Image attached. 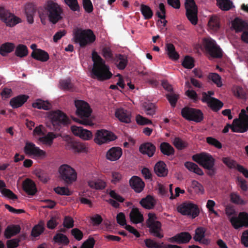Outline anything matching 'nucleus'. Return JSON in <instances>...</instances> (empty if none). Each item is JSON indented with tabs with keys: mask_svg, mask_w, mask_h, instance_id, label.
Here are the masks:
<instances>
[{
	"mask_svg": "<svg viewBox=\"0 0 248 248\" xmlns=\"http://www.w3.org/2000/svg\"><path fill=\"white\" fill-rule=\"evenodd\" d=\"M208 28L212 31H216L219 28V20L217 16H212L210 17L208 21Z\"/></svg>",
	"mask_w": 248,
	"mask_h": 248,
	"instance_id": "obj_45",
	"label": "nucleus"
},
{
	"mask_svg": "<svg viewBox=\"0 0 248 248\" xmlns=\"http://www.w3.org/2000/svg\"><path fill=\"white\" fill-rule=\"evenodd\" d=\"M159 10L157 12V15L159 18H160V20L158 21V24L160 23L162 24L163 26H165L167 21L165 20V9L164 5L160 3L158 5Z\"/></svg>",
	"mask_w": 248,
	"mask_h": 248,
	"instance_id": "obj_44",
	"label": "nucleus"
},
{
	"mask_svg": "<svg viewBox=\"0 0 248 248\" xmlns=\"http://www.w3.org/2000/svg\"><path fill=\"white\" fill-rule=\"evenodd\" d=\"M140 11L145 19H150L153 16L152 10L146 5L141 4L140 6Z\"/></svg>",
	"mask_w": 248,
	"mask_h": 248,
	"instance_id": "obj_50",
	"label": "nucleus"
},
{
	"mask_svg": "<svg viewBox=\"0 0 248 248\" xmlns=\"http://www.w3.org/2000/svg\"><path fill=\"white\" fill-rule=\"evenodd\" d=\"M160 148L161 153L168 156L173 155L174 153L173 148L168 142H164L161 143L160 145Z\"/></svg>",
	"mask_w": 248,
	"mask_h": 248,
	"instance_id": "obj_40",
	"label": "nucleus"
},
{
	"mask_svg": "<svg viewBox=\"0 0 248 248\" xmlns=\"http://www.w3.org/2000/svg\"><path fill=\"white\" fill-rule=\"evenodd\" d=\"M45 134L46 128L41 124L35 127L32 132L33 137L38 141L39 140V138L43 137Z\"/></svg>",
	"mask_w": 248,
	"mask_h": 248,
	"instance_id": "obj_48",
	"label": "nucleus"
},
{
	"mask_svg": "<svg viewBox=\"0 0 248 248\" xmlns=\"http://www.w3.org/2000/svg\"><path fill=\"white\" fill-rule=\"evenodd\" d=\"M24 153L28 156L36 160H44L47 157L46 152L34 143L31 141H26L24 147Z\"/></svg>",
	"mask_w": 248,
	"mask_h": 248,
	"instance_id": "obj_8",
	"label": "nucleus"
},
{
	"mask_svg": "<svg viewBox=\"0 0 248 248\" xmlns=\"http://www.w3.org/2000/svg\"><path fill=\"white\" fill-rule=\"evenodd\" d=\"M88 186L92 189L100 190L106 186V182L99 178L93 177L87 181Z\"/></svg>",
	"mask_w": 248,
	"mask_h": 248,
	"instance_id": "obj_25",
	"label": "nucleus"
},
{
	"mask_svg": "<svg viewBox=\"0 0 248 248\" xmlns=\"http://www.w3.org/2000/svg\"><path fill=\"white\" fill-rule=\"evenodd\" d=\"M0 18L8 27H14L21 22L20 18L10 13L2 6H0Z\"/></svg>",
	"mask_w": 248,
	"mask_h": 248,
	"instance_id": "obj_14",
	"label": "nucleus"
},
{
	"mask_svg": "<svg viewBox=\"0 0 248 248\" xmlns=\"http://www.w3.org/2000/svg\"><path fill=\"white\" fill-rule=\"evenodd\" d=\"M147 225L149 228L150 232L154 236L159 238H162L163 237L161 223L156 220V217L155 214L149 213L148 214Z\"/></svg>",
	"mask_w": 248,
	"mask_h": 248,
	"instance_id": "obj_12",
	"label": "nucleus"
},
{
	"mask_svg": "<svg viewBox=\"0 0 248 248\" xmlns=\"http://www.w3.org/2000/svg\"><path fill=\"white\" fill-rule=\"evenodd\" d=\"M140 203L144 208L151 209L155 205V200L152 197L148 196L145 198L142 199Z\"/></svg>",
	"mask_w": 248,
	"mask_h": 248,
	"instance_id": "obj_51",
	"label": "nucleus"
},
{
	"mask_svg": "<svg viewBox=\"0 0 248 248\" xmlns=\"http://www.w3.org/2000/svg\"><path fill=\"white\" fill-rule=\"evenodd\" d=\"M188 191L190 192H193L198 195H202L204 193V189L202 185L195 180H193L191 182Z\"/></svg>",
	"mask_w": 248,
	"mask_h": 248,
	"instance_id": "obj_35",
	"label": "nucleus"
},
{
	"mask_svg": "<svg viewBox=\"0 0 248 248\" xmlns=\"http://www.w3.org/2000/svg\"><path fill=\"white\" fill-rule=\"evenodd\" d=\"M146 246L148 248H164L163 243H157L151 239H146L144 240Z\"/></svg>",
	"mask_w": 248,
	"mask_h": 248,
	"instance_id": "obj_53",
	"label": "nucleus"
},
{
	"mask_svg": "<svg viewBox=\"0 0 248 248\" xmlns=\"http://www.w3.org/2000/svg\"><path fill=\"white\" fill-rule=\"evenodd\" d=\"M139 150L141 154L146 155L150 157L154 155L155 152V147L154 144L147 142L141 144Z\"/></svg>",
	"mask_w": 248,
	"mask_h": 248,
	"instance_id": "obj_30",
	"label": "nucleus"
},
{
	"mask_svg": "<svg viewBox=\"0 0 248 248\" xmlns=\"http://www.w3.org/2000/svg\"><path fill=\"white\" fill-rule=\"evenodd\" d=\"M112 179L111 182L114 184L120 183L123 179L122 173L119 171H113L111 173Z\"/></svg>",
	"mask_w": 248,
	"mask_h": 248,
	"instance_id": "obj_61",
	"label": "nucleus"
},
{
	"mask_svg": "<svg viewBox=\"0 0 248 248\" xmlns=\"http://www.w3.org/2000/svg\"><path fill=\"white\" fill-rule=\"evenodd\" d=\"M230 222L236 230L243 227L248 228V213L245 212L239 213L237 217L230 218Z\"/></svg>",
	"mask_w": 248,
	"mask_h": 248,
	"instance_id": "obj_18",
	"label": "nucleus"
},
{
	"mask_svg": "<svg viewBox=\"0 0 248 248\" xmlns=\"http://www.w3.org/2000/svg\"><path fill=\"white\" fill-rule=\"evenodd\" d=\"M2 196L6 197L9 199L15 200L17 199L16 196L10 190L4 188L0 192Z\"/></svg>",
	"mask_w": 248,
	"mask_h": 248,
	"instance_id": "obj_62",
	"label": "nucleus"
},
{
	"mask_svg": "<svg viewBox=\"0 0 248 248\" xmlns=\"http://www.w3.org/2000/svg\"><path fill=\"white\" fill-rule=\"evenodd\" d=\"M31 56L35 60L42 62H46L49 59L48 53L41 49L32 51Z\"/></svg>",
	"mask_w": 248,
	"mask_h": 248,
	"instance_id": "obj_32",
	"label": "nucleus"
},
{
	"mask_svg": "<svg viewBox=\"0 0 248 248\" xmlns=\"http://www.w3.org/2000/svg\"><path fill=\"white\" fill-rule=\"evenodd\" d=\"M55 192L61 195H70L72 192L69 188L65 186H58L54 189Z\"/></svg>",
	"mask_w": 248,
	"mask_h": 248,
	"instance_id": "obj_60",
	"label": "nucleus"
},
{
	"mask_svg": "<svg viewBox=\"0 0 248 248\" xmlns=\"http://www.w3.org/2000/svg\"><path fill=\"white\" fill-rule=\"evenodd\" d=\"M181 114L185 119L195 122H200L203 118V114L199 109L185 108L182 109Z\"/></svg>",
	"mask_w": 248,
	"mask_h": 248,
	"instance_id": "obj_17",
	"label": "nucleus"
},
{
	"mask_svg": "<svg viewBox=\"0 0 248 248\" xmlns=\"http://www.w3.org/2000/svg\"><path fill=\"white\" fill-rule=\"evenodd\" d=\"M215 205L216 202L212 200H208L207 201L206 207L208 210L209 215H211V214H213L215 215V216L219 217V214L214 209Z\"/></svg>",
	"mask_w": 248,
	"mask_h": 248,
	"instance_id": "obj_54",
	"label": "nucleus"
},
{
	"mask_svg": "<svg viewBox=\"0 0 248 248\" xmlns=\"http://www.w3.org/2000/svg\"><path fill=\"white\" fill-rule=\"evenodd\" d=\"M191 239V235L188 232H181L170 238L172 243L184 244L188 243Z\"/></svg>",
	"mask_w": 248,
	"mask_h": 248,
	"instance_id": "obj_26",
	"label": "nucleus"
},
{
	"mask_svg": "<svg viewBox=\"0 0 248 248\" xmlns=\"http://www.w3.org/2000/svg\"><path fill=\"white\" fill-rule=\"evenodd\" d=\"M117 221L118 224L123 226L130 232L133 233L137 237L140 236L139 232L133 227L126 224V219L124 214L123 213H119L117 216Z\"/></svg>",
	"mask_w": 248,
	"mask_h": 248,
	"instance_id": "obj_23",
	"label": "nucleus"
},
{
	"mask_svg": "<svg viewBox=\"0 0 248 248\" xmlns=\"http://www.w3.org/2000/svg\"><path fill=\"white\" fill-rule=\"evenodd\" d=\"M202 45L206 52L211 57L219 58L222 56V50L212 38L210 37L202 38Z\"/></svg>",
	"mask_w": 248,
	"mask_h": 248,
	"instance_id": "obj_6",
	"label": "nucleus"
},
{
	"mask_svg": "<svg viewBox=\"0 0 248 248\" xmlns=\"http://www.w3.org/2000/svg\"><path fill=\"white\" fill-rule=\"evenodd\" d=\"M59 178L67 185H71L77 179L76 170L69 165L63 164L58 170Z\"/></svg>",
	"mask_w": 248,
	"mask_h": 248,
	"instance_id": "obj_7",
	"label": "nucleus"
},
{
	"mask_svg": "<svg viewBox=\"0 0 248 248\" xmlns=\"http://www.w3.org/2000/svg\"><path fill=\"white\" fill-rule=\"evenodd\" d=\"M185 5L186 9V15L188 19L192 24H197L198 10L194 0H185Z\"/></svg>",
	"mask_w": 248,
	"mask_h": 248,
	"instance_id": "obj_16",
	"label": "nucleus"
},
{
	"mask_svg": "<svg viewBox=\"0 0 248 248\" xmlns=\"http://www.w3.org/2000/svg\"><path fill=\"white\" fill-rule=\"evenodd\" d=\"M129 184L135 192L140 193L144 187V183L140 178L137 176H132L129 180Z\"/></svg>",
	"mask_w": 248,
	"mask_h": 248,
	"instance_id": "obj_24",
	"label": "nucleus"
},
{
	"mask_svg": "<svg viewBox=\"0 0 248 248\" xmlns=\"http://www.w3.org/2000/svg\"><path fill=\"white\" fill-rule=\"evenodd\" d=\"M172 143L174 146L178 150H182L186 148L187 144L186 142L178 138H175L173 140Z\"/></svg>",
	"mask_w": 248,
	"mask_h": 248,
	"instance_id": "obj_58",
	"label": "nucleus"
},
{
	"mask_svg": "<svg viewBox=\"0 0 248 248\" xmlns=\"http://www.w3.org/2000/svg\"><path fill=\"white\" fill-rule=\"evenodd\" d=\"M247 25H248V24H247L239 18L235 19L232 23V27L236 32L243 31Z\"/></svg>",
	"mask_w": 248,
	"mask_h": 248,
	"instance_id": "obj_43",
	"label": "nucleus"
},
{
	"mask_svg": "<svg viewBox=\"0 0 248 248\" xmlns=\"http://www.w3.org/2000/svg\"><path fill=\"white\" fill-rule=\"evenodd\" d=\"M222 161L227 166L231 169H237V166L239 165V164H237L235 161L230 157L223 158L222 159Z\"/></svg>",
	"mask_w": 248,
	"mask_h": 248,
	"instance_id": "obj_63",
	"label": "nucleus"
},
{
	"mask_svg": "<svg viewBox=\"0 0 248 248\" xmlns=\"http://www.w3.org/2000/svg\"><path fill=\"white\" fill-rule=\"evenodd\" d=\"M182 65L186 68H192L194 66L193 58L188 56H186L182 62Z\"/></svg>",
	"mask_w": 248,
	"mask_h": 248,
	"instance_id": "obj_59",
	"label": "nucleus"
},
{
	"mask_svg": "<svg viewBox=\"0 0 248 248\" xmlns=\"http://www.w3.org/2000/svg\"><path fill=\"white\" fill-rule=\"evenodd\" d=\"M205 231V229L202 227L197 228L193 237L194 239L201 243L208 244L209 241L204 238Z\"/></svg>",
	"mask_w": 248,
	"mask_h": 248,
	"instance_id": "obj_31",
	"label": "nucleus"
},
{
	"mask_svg": "<svg viewBox=\"0 0 248 248\" xmlns=\"http://www.w3.org/2000/svg\"><path fill=\"white\" fill-rule=\"evenodd\" d=\"M136 121L138 124L140 125H146L152 124V122L150 120L143 117L140 114H138L136 117Z\"/></svg>",
	"mask_w": 248,
	"mask_h": 248,
	"instance_id": "obj_64",
	"label": "nucleus"
},
{
	"mask_svg": "<svg viewBox=\"0 0 248 248\" xmlns=\"http://www.w3.org/2000/svg\"><path fill=\"white\" fill-rule=\"evenodd\" d=\"M92 58L93 66L91 77L100 81L110 78L112 74L110 71L109 66L106 64L105 62L96 51H93Z\"/></svg>",
	"mask_w": 248,
	"mask_h": 248,
	"instance_id": "obj_1",
	"label": "nucleus"
},
{
	"mask_svg": "<svg viewBox=\"0 0 248 248\" xmlns=\"http://www.w3.org/2000/svg\"><path fill=\"white\" fill-rule=\"evenodd\" d=\"M70 129L75 136L83 140H90L93 138V133L90 130L84 129L81 126L73 125L71 126Z\"/></svg>",
	"mask_w": 248,
	"mask_h": 248,
	"instance_id": "obj_20",
	"label": "nucleus"
},
{
	"mask_svg": "<svg viewBox=\"0 0 248 248\" xmlns=\"http://www.w3.org/2000/svg\"><path fill=\"white\" fill-rule=\"evenodd\" d=\"M192 159L204 169L212 170L215 164V159L207 153H202L192 156Z\"/></svg>",
	"mask_w": 248,
	"mask_h": 248,
	"instance_id": "obj_11",
	"label": "nucleus"
},
{
	"mask_svg": "<svg viewBox=\"0 0 248 248\" xmlns=\"http://www.w3.org/2000/svg\"><path fill=\"white\" fill-rule=\"evenodd\" d=\"M142 107L147 115H153L155 114L156 108L155 104L145 102L142 104Z\"/></svg>",
	"mask_w": 248,
	"mask_h": 248,
	"instance_id": "obj_52",
	"label": "nucleus"
},
{
	"mask_svg": "<svg viewBox=\"0 0 248 248\" xmlns=\"http://www.w3.org/2000/svg\"><path fill=\"white\" fill-rule=\"evenodd\" d=\"M208 78L216 84L217 87L222 86L221 77L217 73H212L209 74Z\"/></svg>",
	"mask_w": 248,
	"mask_h": 248,
	"instance_id": "obj_55",
	"label": "nucleus"
},
{
	"mask_svg": "<svg viewBox=\"0 0 248 248\" xmlns=\"http://www.w3.org/2000/svg\"><path fill=\"white\" fill-rule=\"evenodd\" d=\"M54 240L55 243L60 245L67 244L69 242L67 237L61 233L56 234L54 237Z\"/></svg>",
	"mask_w": 248,
	"mask_h": 248,
	"instance_id": "obj_57",
	"label": "nucleus"
},
{
	"mask_svg": "<svg viewBox=\"0 0 248 248\" xmlns=\"http://www.w3.org/2000/svg\"><path fill=\"white\" fill-rule=\"evenodd\" d=\"M32 106L34 108L48 110L51 108V105L47 101H44L42 99H36L32 104Z\"/></svg>",
	"mask_w": 248,
	"mask_h": 248,
	"instance_id": "obj_36",
	"label": "nucleus"
},
{
	"mask_svg": "<svg viewBox=\"0 0 248 248\" xmlns=\"http://www.w3.org/2000/svg\"><path fill=\"white\" fill-rule=\"evenodd\" d=\"M65 147L74 154L87 153L88 151V144L73 140L70 137L67 136L65 140Z\"/></svg>",
	"mask_w": 248,
	"mask_h": 248,
	"instance_id": "obj_10",
	"label": "nucleus"
},
{
	"mask_svg": "<svg viewBox=\"0 0 248 248\" xmlns=\"http://www.w3.org/2000/svg\"><path fill=\"white\" fill-rule=\"evenodd\" d=\"M27 19L30 24H32L34 21L33 17L36 13L35 7L32 4L28 5L25 8Z\"/></svg>",
	"mask_w": 248,
	"mask_h": 248,
	"instance_id": "obj_38",
	"label": "nucleus"
},
{
	"mask_svg": "<svg viewBox=\"0 0 248 248\" xmlns=\"http://www.w3.org/2000/svg\"><path fill=\"white\" fill-rule=\"evenodd\" d=\"M57 137L55 134L53 132H48L46 135H44L39 138V142L47 146H51L52 144L53 140Z\"/></svg>",
	"mask_w": 248,
	"mask_h": 248,
	"instance_id": "obj_34",
	"label": "nucleus"
},
{
	"mask_svg": "<svg viewBox=\"0 0 248 248\" xmlns=\"http://www.w3.org/2000/svg\"><path fill=\"white\" fill-rule=\"evenodd\" d=\"M185 167L190 171L193 172L199 175H203L204 173L197 165L191 162H186L185 163Z\"/></svg>",
	"mask_w": 248,
	"mask_h": 248,
	"instance_id": "obj_39",
	"label": "nucleus"
},
{
	"mask_svg": "<svg viewBox=\"0 0 248 248\" xmlns=\"http://www.w3.org/2000/svg\"><path fill=\"white\" fill-rule=\"evenodd\" d=\"M178 211L183 215L191 216L192 218L199 214V210L196 205L192 203H184L177 208Z\"/></svg>",
	"mask_w": 248,
	"mask_h": 248,
	"instance_id": "obj_19",
	"label": "nucleus"
},
{
	"mask_svg": "<svg viewBox=\"0 0 248 248\" xmlns=\"http://www.w3.org/2000/svg\"><path fill=\"white\" fill-rule=\"evenodd\" d=\"M127 63V58L125 56L119 55L116 56L114 63L119 69H124Z\"/></svg>",
	"mask_w": 248,
	"mask_h": 248,
	"instance_id": "obj_41",
	"label": "nucleus"
},
{
	"mask_svg": "<svg viewBox=\"0 0 248 248\" xmlns=\"http://www.w3.org/2000/svg\"><path fill=\"white\" fill-rule=\"evenodd\" d=\"M45 118L46 126L55 130L69 123L67 117L60 110L46 112Z\"/></svg>",
	"mask_w": 248,
	"mask_h": 248,
	"instance_id": "obj_4",
	"label": "nucleus"
},
{
	"mask_svg": "<svg viewBox=\"0 0 248 248\" xmlns=\"http://www.w3.org/2000/svg\"><path fill=\"white\" fill-rule=\"evenodd\" d=\"M217 3L219 8L224 11H228L233 6L230 0H217Z\"/></svg>",
	"mask_w": 248,
	"mask_h": 248,
	"instance_id": "obj_49",
	"label": "nucleus"
},
{
	"mask_svg": "<svg viewBox=\"0 0 248 248\" xmlns=\"http://www.w3.org/2000/svg\"><path fill=\"white\" fill-rule=\"evenodd\" d=\"M29 96L25 94L19 95L12 98L10 104L13 108H17L22 106L28 100Z\"/></svg>",
	"mask_w": 248,
	"mask_h": 248,
	"instance_id": "obj_29",
	"label": "nucleus"
},
{
	"mask_svg": "<svg viewBox=\"0 0 248 248\" xmlns=\"http://www.w3.org/2000/svg\"><path fill=\"white\" fill-rule=\"evenodd\" d=\"M232 130L235 132H245L248 130V107L242 109L239 115V119L233 120L231 126Z\"/></svg>",
	"mask_w": 248,
	"mask_h": 248,
	"instance_id": "obj_9",
	"label": "nucleus"
},
{
	"mask_svg": "<svg viewBox=\"0 0 248 248\" xmlns=\"http://www.w3.org/2000/svg\"><path fill=\"white\" fill-rule=\"evenodd\" d=\"M154 170L155 174L159 177H164L168 174V170L165 163L160 161L157 162L155 166Z\"/></svg>",
	"mask_w": 248,
	"mask_h": 248,
	"instance_id": "obj_33",
	"label": "nucleus"
},
{
	"mask_svg": "<svg viewBox=\"0 0 248 248\" xmlns=\"http://www.w3.org/2000/svg\"><path fill=\"white\" fill-rule=\"evenodd\" d=\"M75 106L76 108V114L81 119L74 117L73 120L84 125H92V122L89 119L92 109L89 104L82 100H77L75 101Z\"/></svg>",
	"mask_w": 248,
	"mask_h": 248,
	"instance_id": "obj_3",
	"label": "nucleus"
},
{
	"mask_svg": "<svg viewBox=\"0 0 248 248\" xmlns=\"http://www.w3.org/2000/svg\"><path fill=\"white\" fill-rule=\"evenodd\" d=\"M24 190L30 195H34L37 192L36 185L30 179H25L22 184Z\"/></svg>",
	"mask_w": 248,
	"mask_h": 248,
	"instance_id": "obj_27",
	"label": "nucleus"
},
{
	"mask_svg": "<svg viewBox=\"0 0 248 248\" xmlns=\"http://www.w3.org/2000/svg\"><path fill=\"white\" fill-rule=\"evenodd\" d=\"M73 35L74 42L82 47L91 45L96 40L95 35L90 29H77Z\"/></svg>",
	"mask_w": 248,
	"mask_h": 248,
	"instance_id": "obj_5",
	"label": "nucleus"
},
{
	"mask_svg": "<svg viewBox=\"0 0 248 248\" xmlns=\"http://www.w3.org/2000/svg\"><path fill=\"white\" fill-rule=\"evenodd\" d=\"M15 47V46L13 43H4L0 47V54L3 56H5L8 53L12 52L14 49Z\"/></svg>",
	"mask_w": 248,
	"mask_h": 248,
	"instance_id": "obj_42",
	"label": "nucleus"
},
{
	"mask_svg": "<svg viewBox=\"0 0 248 248\" xmlns=\"http://www.w3.org/2000/svg\"><path fill=\"white\" fill-rule=\"evenodd\" d=\"M62 9L56 3L49 1L45 6L39 9L38 13L41 22L45 24L47 19L55 24L61 18Z\"/></svg>",
	"mask_w": 248,
	"mask_h": 248,
	"instance_id": "obj_2",
	"label": "nucleus"
},
{
	"mask_svg": "<svg viewBox=\"0 0 248 248\" xmlns=\"http://www.w3.org/2000/svg\"><path fill=\"white\" fill-rule=\"evenodd\" d=\"M122 155L123 151L121 148L113 147L106 152V158L110 161H116L121 157Z\"/></svg>",
	"mask_w": 248,
	"mask_h": 248,
	"instance_id": "obj_22",
	"label": "nucleus"
},
{
	"mask_svg": "<svg viewBox=\"0 0 248 248\" xmlns=\"http://www.w3.org/2000/svg\"><path fill=\"white\" fill-rule=\"evenodd\" d=\"M214 92L209 91L207 93H202V101L203 103L207 104L208 107L215 111H217L223 106V103L219 100L213 97Z\"/></svg>",
	"mask_w": 248,
	"mask_h": 248,
	"instance_id": "obj_15",
	"label": "nucleus"
},
{
	"mask_svg": "<svg viewBox=\"0 0 248 248\" xmlns=\"http://www.w3.org/2000/svg\"><path fill=\"white\" fill-rule=\"evenodd\" d=\"M116 138V136L111 131L100 129L96 131L93 140L96 144L101 145L113 141Z\"/></svg>",
	"mask_w": 248,
	"mask_h": 248,
	"instance_id": "obj_13",
	"label": "nucleus"
},
{
	"mask_svg": "<svg viewBox=\"0 0 248 248\" xmlns=\"http://www.w3.org/2000/svg\"><path fill=\"white\" fill-rule=\"evenodd\" d=\"M28 50L25 45L20 44L16 47L15 55L18 57L22 58L27 56Z\"/></svg>",
	"mask_w": 248,
	"mask_h": 248,
	"instance_id": "obj_47",
	"label": "nucleus"
},
{
	"mask_svg": "<svg viewBox=\"0 0 248 248\" xmlns=\"http://www.w3.org/2000/svg\"><path fill=\"white\" fill-rule=\"evenodd\" d=\"M114 114L116 118L121 122L124 123L131 122L132 116L131 112L123 108H116Z\"/></svg>",
	"mask_w": 248,
	"mask_h": 248,
	"instance_id": "obj_21",
	"label": "nucleus"
},
{
	"mask_svg": "<svg viewBox=\"0 0 248 248\" xmlns=\"http://www.w3.org/2000/svg\"><path fill=\"white\" fill-rule=\"evenodd\" d=\"M166 48L167 54L170 59L173 60H176L178 59L179 55L176 52L175 47L172 44H167Z\"/></svg>",
	"mask_w": 248,
	"mask_h": 248,
	"instance_id": "obj_46",
	"label": "nucleus"
},
{
	"mask_svg": "<svg viewBox=\"0 0 248 248\" xmlns=\"http://www.w3.org/2000/svg\"><path fill=\"white\" fill-rule=\"evenodd\" d=\"M230 198L231 202L235 204L243 205L246 203V202L243 200L236 193H231Z\"/></svg>",
	"mask_w": 248,
	"mask_h": 248,
	"instance_id": "obj_56",
	"label": "nucleus"
},
{
	"mask_svg": "<svg viewBox=\"0 0 248 248\" xmlns=\"http://www.w3.org/2000/svg\"><path fill=\"white\" fill-rule=\"evenodd\" d=\"M129 217L131 222L135 224H138L143 221V215L138 208L134 206L131 209L129 214Z\"/></svg>",
	"mask_w": 248,
	"mask_h": 248,
	"instance_id": "obj_28",
	"label": "nucleus"
},
{
	"mask_svg": "<svg viewBox=\"0 0 248 248\" xmlns=\"http://www.w3.org/2000/svg\"><path fill=\"white\" fill-rule=\"evenodd\" d=\"M20 230V228L19 225L8 226L4 232V236L6 238H10L19 233Z\"/></svg>",
	"mask_w": 248,
	"mask_h": 248,
	"instance_id": "obj_37",
	"label": "nucleus"
}]
</instances>
